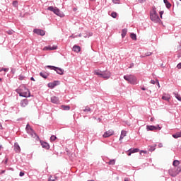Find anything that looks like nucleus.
Instances as JSON below:
<instances>
[{
	"label": "nucleus",
	"mask_w": 181,
	"mask_h": 181,
	"mask_svg": "<svg viewBox=\"0 0 181 181\" xmlns=\"http://www.w3.org/2000/svg\"><path fill=\"white\" fill-rule=\"evenodd\" d=\"M89 1H90L91 2H94V1H95V0H89Z\"/></svg>",
	"instance_id": "obj_57"
},
{
	"label": "nucleus",
	"mask_w": 181,
	"mask_h": 181,
	"mask_svg": "<svg viewBox=\"0 0 181 181\" xmlns=\"http://www.w3.org/2000/svg\"><path fill=\"white\" fill-rule=\"evenodd\" d=\"M124 136H122V135H120V137H119V141H121V139H124Z\"/></svg>",
	"instance_id": "obj_48"
},
{
	"label": "nucleus",
	"mask_w": 181,
	"mask_h": 181,
	"mask_svg": "<svg viewBox=\"0 0 181 181\" xmlns=\"http://www.w3.org/2000/svg\"><path fill=\"white\" fill-rule=\"evenodd\" d=\"M78 36H79V37H81V34H79V35H78Z\"/></svg>",
	"instance_id": "obj_59"
},
{
	"label": "nucleus",
	"mask_w": 181,
	"mask_h": 181,
	"mask_svg": "<svg viewBox=\"0 0 181 181\" xmlns=\"http://www.w3.org/2000/svg\"><path fill=\"white\" fill-rule=\"evenodd\" d=\"M162 100H164L165 101H169V100H170V96H169L168 95H163L162 97Z\"/></svg>",
	"instance_id": "obj_28"
},
{
	"label": "nucleus",
	"mask_w": 181,
	"mask_h": 181,
	"mask_svg": "<svg viewBox=\"0 0 181 181\" xmlns=\"http://www.w3.org/2000/svg\"><path fill=\"white\" fill-rule=\"evenodd\" d=\"M13 6L16 8V6H18V1H13Z\"/></svg>",
	"instance_id": "obj_40"
},
{
	"label": "nucleus",
	"mask_w": 181,
	"mask_h": 181,
	"mask_svg": "<svg viewBox=\"0 0 181 181\" xmlns=\"http://www.w3.org/2000/svg\"><path fill=\"white\" fill-rule=\"evenodd\" d=\"M95 74H96V76H100V77H102V78H106L107 80V78H110V77H111V72H110L109 71H95Z\"/></svg>",
	"instance_id": "obj_4"
},
{
	"label": "nucleus",
	"mask_w": 181,
	"mask_h": 181,
	"mask_svg": "<svg viewBox=\"0 0 181 181\" xmlns=\"http://www.w3.org/2000/svg\"><path fill=\"white\" fill-rule=\"evenodd\" d=\"M47 69H51V70H54L57 74H59V76H63L64 74V69L59 67H56L54 66H47Z\"/></svg>",
	"instance_id": "obj_5"
},
{
	"label": "nucleus",
	"mask_w": 181,
	"mask_h": 181,
	"mask_svg": "<svg viewBox=\"0 0 181 181\" xmlns=\"http://www.w3.org/2000/svg\"><path fill=\"white\" fill-rule=\"evenodd\" d=\"M143 153H146V151H141Z\"/></svg>",
	"instance_id": "obj_55"
},
{
	"label": "nucleus",
	"mask_w": 181,
	"mask_h": 181,
	"mask_svg": "<svg viewBox=\"0 0 181 181\" xmlns=\"http://www.w3.org/2000/svg\"><path fill=\"white\" fill-rule=\"evenodd\" d=\"M0 129H2V124L0 123Z\"/></svg>",
	"instance_id": "obj_56"
},
{
	"label": "nucleus",
	"mask_w": 181,
	"mask_h": 181,
	"mask_svg": "<svg viewBox=\"0 0 181 181\" xmlns=\"http://www.w3.org/2000/svg\"><path fill=\"white\" fill-rule=\"evenodd\" d=\"M148 93H150V94L152 93V91H151V90H148Z\"/></svg>",
	"instance_id": "obj_60"
},
{
	"label": "nucleus",
	"mask_w": 181,
	"mask_h": 181,
	"mask_svg": "<svg viewBox=\"0 0 181 181\" xmlns=\"http://www.w3.org/2000/svg\"><path fill=\"white\" fill-rule=\"evenodd\" d=\"M180 163V162H179V160H175L173 163V166H179Z\"/></svg>",
	"instance_id": "obj_30"
},
{
	"label": "nucleus",
	"mask_w": 181,
	"mask_h": 181,
	"mask_svg": "<svg viewBox=\"0 0 181 181\" xmlns=\"http://www.w3.org/2000/svg\"><path fill=\"white\" fill-rule=\"evenodd\" d=\"M14 150L16 151V152H21V146H19L18 144H15Z\"/></svg>",
	"instance_id": "obj_25"
},
{
	"label": "nucleus",
	"mask_w": 181,
	"mask_h": 181,
	"mask_svg": "<svg viewBox=\"0 0 181 181\" xmlns=\"http://www.w3.org/2000/svg\"><path fill=\"white\" fill-rule=\"evenodd\" d=\"M55 139H57V137H56V136H54V135L51 136V137H50L51 142L54 141Z\"/></svg>",
	"instance_id": "obj_33"
},
{
	"label": "nucleus",
	"mask_w": 181,
	"mask_h": 181,
	"mask_svg": "<svg viewBox=\"0 0 181 181\" xmlns=\"http://www.w3.org/2000/svg\"><path fill=\"white\" fill-rule=\"evenodd\" d=\"M30 80H31L32 81H35V78H33V77H31V78H30Z\"/></svg>",
	"instance_id": "obj_49"
},
{
	"label": "nucleus",
	"mask_w": 181,
	"mask_h": 181,
	"mask_svg": "<svg viewBox=\"0 0 181 181\" xmlns=\"http://www.w3.org/2000/svg\"><path fill=\"white\" fill-rule=\"evenodd\" d=\"M18 79H20L21 81L25 80V76H23V75H20V76H18Z\"/></svg>",
	"instance_id": "obj_36"
},
{
	"label": "nucleus",
	"mask_w": 181,
	"mask_h": 181,
	"mask_svg": "<svg viewBox=\"0 0 181 181\" xmlns=\"http://www.w3.org/2000/svg\"><path fill=\"white\" fill-rule=\"evenodd\" d=\"M6 33H8V35H13V30H7Z\"/></svg>",
	"instance_id": "obj_34"
},
{
	"label": "nucleus",
	"mask_w": 181,
	"mask_h": 181,
	"mask_svg": "<svg viewBox=\"0 0 181 181\" xmlns=\"http://www.w3.org/2000/svg\"><path fill=\"white\" fill-rule=\"evenodd\" d=\"M54 13L60 18H63L64 16V13H63V12H62L57 7H55Z\"/></svg>",
	"instance_id": "obj_10"
},
{
	"label": "nucleus",
	"mask_w": 181,
	"mask_h": 181,
	"mask_svg": "<svg viewBox=\"0 0 181 181\" xmlns=\"http://www.w3.org/2000/svg\"><path fill=\"white\" fill-rule=\"evenodd\" d=\"M146 0H138V2H139V4H144V2H146Z\"/></svg>",
	"instance_id": "obj_44"
},
{
	"label": "nucleus",
	"mask_w": 181,
	"mask_h": 181,
	"mask_svg": "<svg viewBox=\"0 0 181 181\" xmlns=\"http://www.w3.org/2000/svg\"><path fill=\"white\" fill-rule=\"evenodd\" d=\"M0 81H2V78H0Z\"/></svg>",
	"instance_id": "obj_61"
},
{
	"label": "nucleus",
	"mask_w": 181,
	"mask_h": 181,
	"mask_svg": "<svg viewBox=\"0 0 181 181\" xmlns=\"http://www.w3.org/2000/svg\"><path fill=\"white\" fill-rule=\"evenodd\" d=\"M47 11H50V12H53L54 13V11H56V8L53 7V6H49L47 8Z\"/></svg>",
	"instance_id": "obj_29"
},
{
	"label": "nucleus",
	"mask_w": 181,
	"mask_h": 181,
	"mask_svg": "<svg viewBox=\"0 0 181 181\" xmlns=\"http://www.w3.org/2000/svg\"><path fill=\"white\" fill-rule=\"evenodd\" d=\"M114 134L113 130L110 129L109 131H107L104 133V134L103 135V138H108L110 136H111L112 134Z\"/></svg>",
	"instance_id": "obj_12"
},
{
	"label": "nucleus",
	"mask_w": 181,
	"mask_h": 181,
	"mask_svg": "<svg viewBox=\"0 0 181 181\" xmlns=\"http://www.w3.org/2000/svg\"><path fill=\"white\" fill-rule=\"evenodd\" d=\"M17 93L19 94L20 97H24L25 98H28V97H30V91L25 86H22L20 88Z\"/></svg>",
	"instance_id": "obj_1"
},
{
	"label": "nucleus",
	"mask_w": 181,
	"mask_h": 181,
	"mask_svg": "<svg viewBox=\"0 0 181 181\" xmlns=\"http://www.w3.org/2000/svg\"><path fill=\"white\" fill-rule=\"evenodd\" d=\"M81 48L78 45H74L73 47V51L76 52V53H79V52H81Z\"/></svg>",
	"instance_id": "obj_17"
},
{
	"label": "nucleus",
	"mask_w": 181,
	"mask_h": 181,
	"mask_svg": "<svg viewBox=\"0 0 181 181\" xmlns=\"http://www.w3.org/2000/svg\"><path fill=\"white\" fill-rule=\"evenodd\" d=\"M140 57H141V59H144V57H146L144 54V55H141Z\"/></svg>",
	"instance_id": "obj_51"
},
{
	"label": "nucleus",
	"mask_w": 181,
	"mask_h": 181,
	"mask_svg": "<svg viewBox=\"0 0 181 181\" xmlns=\"http://www.w3.org/2000/svg\"><path fill=\"white\" fill-rule=\"evenodd\" d=\"M29 104V100L28 99H23L21 101L20 105L21 107H25L26 105Z\"/></svg>",
	"instance_id": "obj_14"
},
{
	"label": "nucleus",
	"mask_w": 181,
	"mask_h": 181,
	"mask_svg": "<svg viewBox=\"0 0 181 181\" xmlns=\"http://www.w3.org/2000/svg\"><path fill=\"white\" fill-rule=\"evenodd\" d=\"M128 156H131V154L132 153H136V152H139V148H130L129 151H128Z\"/></svg>",
	"instance_id": "obj_15"
},
{
	"label": "nucleus",
	"mask_w": 181,
	"mask_h": 181,
	"mask_svg": "<svg viewBox=\"0 0 181 181\" xmlns=\"http://www.w3.org/2000/svg\"><path fill=\"white\" fill-rule=\"evenodd\" d=\"M141 90H142L143 91H145V90H146V88H145V87H142V88H141Z\"/></svg>",
	"instance_id": "obj_50"
},
{
	"label": "nucleus",
	"mask_w": 181,
	"mask_h": 181,
	"mask_svg": "<svg viewBox=\"0 0 181 181\" xmlns=\"http://www.w3.org/2000/svg\"><path fill=\"white\" fill-rule=\"evenodd\" d=\"M173 136L175 139H177V138H181L180 132H177L176 134H173Z\"/></svg>",
	"instance_id": "obj_26"
},
{
	"label": "nucleus",
	"mask_w": 181,
	"mask_h": 181,
	"mask_svg": "<svg viewBox=\"0 0 181 181\" xmlns=\"http://www.w3.org/2000/svg\"><path fill=\"white\" fill-rule=\"evenodd\" d=\"M33 129L30 127L29 124H27L26 127H25V131L27 134H29V132H32Z\"/></svg>",
	"instance_id": "obj_19"
},
{
	"label": "nucleus",
	"mask_w": 181,
	"mask_h": 181,
	"mask_svg": "<svg viewBox=\"0 0 181 181\" xmlns=\"http://www.w3.org/2000/svg\"><path fill=\"white\" fill-rule=\"evenodd\" d=\"M177 67L178 69H181V62L179 63V64L177 65Z\"/></svg>",
	"instance_id": "obj_47"
},
{
	"label": "nucleus",
	"mask_w": 181,
	"mask_h": 181,
	"mask_svg": "<svg viewBox=\"0 0 181 181\" xmlns=\"http://www.w3.org/2000/svg\"><path fill=\"white\" fill-rule=\"evenodd\" d=\"M90 36H93V33H89V36L88 37H90Z\"/></svg>",
	"instance_id": "obj_53"
},
{
	"label": "nucleus",
	"mask_w": 181,
	"mask_h": 181,
	"mask_svg": "<svg viewBox=\"0 0 181 181\" xmlns=\"http://www.w3.org/2000/svg\"><path fill=\"white\" fill-rule=\"evenodd\" d=\"M123 78L128 81L130 84H138V79L136 76L132 74L130 75H124Z\"/></svg>",
	"instance_id": "obj_3"
},
{
	"label": "nucleus",
	"mask_w": 181,
	"mask_h": 181,
	"mask_svg": "<svg viewBox=\"0 0 181 181\" xmlns=\"http://www.w3.org/2000/svg\"><path fill=\"white\" fill-rule=\"evenodd\" d=\"M29 135H30V136H32V138H39V136H37V134H36V132H35L34 130H33L32 132L28 133Z\"/></svg>",
	"instance_id": "obj_21"
},
{
	"label": "nucleus",
	"mask_w": 181,
	"mask_h": 181,
	"mask_svg": "<svg viewBox=\"0 0 181 181\" xmlns=\"http://www.w3.org/2000/svg\"><path fill=\"white\" fill-rule=\"evenodd\" d=\"M114 4H119V0H112Z\"/></svg>",
	"instance_id": "obj_43"
},
{
	"label": "nucleus",
	"mask_w": 181,
	"mask_h": 181,
	"mask_svg": "<svg viewBox=\"0 0 181 181\" xmlns=\"http://www.w3.org/2000/svg\"><path fill=\"white\" fill-rule=\"evenodd\" d=\"M117 13H115V12H112V13H111V16H112V18H117Z\"/></svg>",
	"instance_id": "obj_35"
},
{
	"label": "nucleus",
	"mask_w": 181,
	"mask_h": 181,
	"mask_svg": "<svg viewBox=\"0 0 181 181\" xmlns=\"http://www.w3.org/2000/svg\"><path fill=\"white\" fill-rule=\"evenodd\" d=\"M156 83H157L158 87L160 88V85L159 84V80L156 79Z\"/></svg>",
	"instance_id": "obj_46"
},
{
	"label": "nucleus",
	"mask_w": 181,
	"mask_h": 181,
	"mask_svg": "<svg viewBox=\"0 0 181 181\" xmlns=\"http://www.w3.org/2000/svg\"><path fill=\"white\" fill-rule=\"evenodd\" d=\"M9 70V69H8V68H2L1 70H0V73L1 72V71H8Z\"/></svg>",
	"instance_id": "obj_38"
},
{
	"label": "nucleus",
	"mask_w": 181,
	"mask_h": 181,
	"mask_svg": "<svg viewBox=\"0 0 181 181\" xmlns=\"http://www.w3.org/2000/svg\"><path fill=\"white\" fill-rule=\"evenodd\" d=\"M159 13H160V18L162 19V16L163 15V13H165V11H161L159 12Z\"/></svg>",
	"instance_id": "obj_41"
},
{
	"label": "nucleus",
	"mask_w": 181,
	"mask_h": 181,
	"mask_svg": "<svg viewBox=\"0 0 181 181\" xmlns=\"http://www.w3.org/2000/svg\"><path fill=\"white\" fill-rule=\"evenodd\" d=\"M148 151H149L150 152H153V151H155V148L151 146V147L148 148Z\"/></svg>",
	"instance_id": "obj_39"
},
{
	"label": "nucleus",
	"mask_w": 181,
	"mask_h": 181,
	"mask_svg": "<svg viewBox=\"0 0 181 181\" xmlns=\"http://www.w3.org/2000/svg\"><path fill=\"white\" fill-rule=\"evenodd\" d=\"M55 180L49 178L48 181H54Z\"/></svg>",
	"instance_id": "obj_54"
},
{
	"label": "nucleus",
	"mask_w": 181,
	"mask_h": 181,
	"mask_svg": "<svg viewBox=\"0 0 181 181\" xmlns=\"http://www.w3.org/2000/svg\"><path fill=\"white\" fill-rule=\"evenodd\" d=\"M59 84H60V82L59 81H54L53 82H50L47 84V86L49 88H54L56 87V86H59Z\"/></svg>",
	"instance_id": "obj_9"
},
{
	"label": "nucleus",
	"mask_w": 181,
	"mask_h": 181,
	"mask_svg": "<svg viewBox=\"0 0 181 181\" xmlns=\"http://www.w3.org/2000/svg\"><path fill=\"white\" fill-rule=\"evenodd\" d=\"M179 172H180V170H177L176 168H171L168 170V173L172 176V177H176V176L179 175Z\"/></svg>",
	"instance_id": "obj_6"
},
{
	"label": "nucleus",
	"mask_w": 181,
	"mask_h": 181,
	"mask_svg": "<svg viewBox=\"0 0 181 181\" xmlns=\"http://www.w3.org/2000/svg\"><path fill=\"white\" fill-rule=\"evenodd\" d=\"M62 108L64 111H69L70 110V107L69 105H62Z\"/></svg>",
	"instance_id": "obj_24"
},
{
	"label": "nucleus",
	"mask_w": 181,
	"mask_h": 181,
	"mask_svg": "<svg viewBox=\"0 0 181 181\" xmlns=\"http://www.w3.org/2000/svg\"><path fill=\"white\" fill-rule=\"evenodd\" d=\"M151 121H153V118H151Z\"/></svg>",
	"instance_id": "obj_62"
},
{
	"label": "nucleus",
	"mask_w": 181,
	"mask_h": 181,
	"mask_svg": "<svg viewBox=\"0 0 181 181\" xmlns=\"http://www.w3.org/2000/svg\"><path fill=\"white\" fill-rule=\"evenodd\" d=\"M151 84H156V80H151Z\"/></svg>",
	"instance_id": "obj_45"
},
{
	"label": "nucleus",
	"mask_w": 181,
	"mask_h": 181,
	"mask_svg": "<svg viewBox=\"0 0 181 181\" xmlns=\"http://www.w3.org/2000/svg\"><path fill=\"white\" fill-rule=\"evenodd\" d=\"M121 136H124V137L127 136V131L122 130V131L121 132Z\"/></svg>",
	"instance_id": "obj_32"
},
{
	"label": "nucleus",
	"mask_w": 181,
	"mask_h": 181,
	"mask_svg": "<svg viewBox=\"0 0 181 181\" xmlns=\"http://www.w3.org/2000/svg\"><path fill=\"white\" fill-rule=\"evenodd\" d=\"M128 32V30L127 28H124L122 30V37L124 39L125 36H127V33Z\"/></svg>",
	"instance_id": "obj_23"
},
{
	"label": "nucleus",
	"mask_w": 181,
	"mask_h": 181,
	"mask_svg": "<svg viewBox=\"0 0 181 181\" xmlns=\"http://www.w3.org/2000/svg\"><path fill=\"white\" fill-rule=\"evenodd\" d=\"M1 173H5V170H3V171L1 172Z\"/></svg>",
	"instance_id": "obj_58"
},
{
	"label": "nucleus",
	"mask_w": 181,
	"mask_h": 181,
	"mask_svg": "<svg viewBox=\"0 0 181 181\" xmlns=\"http://www.w3.org/2000/svg\"><path fill=\"white\" fill-rule=\"evenodd\" d=\"M130 37L132 39V40H136V34L132 33L130 34Z\"/></svg>",
	"instance_id": "obj_27"
},
{
	"label": "nucleus",
	"mask_w": 181,
	"mask_h": 181,
	"mask_svg": "<svg viewBox=\"0 0 181 181\" xmlns=\"http://www.w3.org/2000/svg\"><path fill=\"white\" fill-rule=\"evenodd\" d=\"M150 18L151 21H152V22H154L155 23H159V22H160V18H159V16L156 12V7L155 6H153V10L150 13Z\"/></svg>",
	"instance_id": "obj_2"
},
{
	"label": "nucleus",
	"mask_w": 181,
	"mask_h": 181,
	"mask_svg": "<svg viewBox=\"0 0 181 181\" xmlns=\"http://www.w3.org/2000/svg\"><path fill=\"white\" fill-rule=\"evenodd\" d=\"M4 163H5V164H7V163H8V158L6 159V160L4 161Z\"/></svg>",
	"instance_id": "obj_52"
},
{
	"label": "nucleus",
	"mask_w": 181,
	"mask_h": 181,
	"mask_svg": "<svg viewBox=\"0 0 181 181\" xmlns=\"http://www.w3.org/2000/svg\"><path fill=\"white\" fill-rule=\"evenodd\" d=\"M163 2L168 9L172 8V4L168 0H163Z\"/></svg>",
	"instance_id": "obj_18"
},
{
	"label": "nucleus",
	"mask_w": 181,
	"mask_h": 181,
	"mask_svg": "<svg viewBox=\"0 0 181 181\" xmlns=\"http://www.w3.org/2000/svg\"><path fill=\"white\" fill-rule=\"evenodd\" d=\"M160 131L162 129V127H159V125L156 126H153V125H147L146 126V130L147 131H156V130Z\"/></svg>",
	"instance_id": "obj_7"
},
{
	"label": "nucleus",
	"mask_w": 181,
	"mask_h": 181,
	"mask_svg": "<svg viewBox=\"0 0 181 181\" xmlns=\"http://www.w3.org/2000/svg\"><path fill=\"white\" fill-rule=\"evenodd\" d=\"M108 165H115V159L110 160Z\"/></svg>",
	"instance_id": "obj_31"
},
{
	"label": "nucleus",
	"mask_w": 181,
	"mask_h": 181,
	"mask_svg": "<svg viewBox=\"0 0 181 181\" xmlns=\"http://www.w3.org/2000/svg\"><path fill=\"white\" fill-rule=\"evenodd\" d=\"M45 50H56V49H57V46L53 45L52 47V46L45 47Z\"/></svg>",
	"instance_id": "obj_16"
},
{
	"label": "nucleus",
	"mask_w": 181,
	"mask_h": 181,
	"mask_svg": "<svg viewBox=\"0 0 181 181\" xmlns=\"http://www.w3.org/2000/svg\"><path fill=\"white\" fill-rule=\"evenodd\" d=\"M85 37H87V35H85Z\"/></svg>",
	"instance_id": "obj_63"
},
{
	"label": "nucleus",
	"mask_w": 181,
	"mask_h": 181,
	"mask_svg": "<svg viewBox=\"0 0 181 181\" xmlns=\"http://www.w3.org/2000/svg\"><path fill=\"white\" fill-rule=\"evenodd\" d=\"M40 76L42 77V78H47V77H49V74L47 72H40Z\"/></svg>",
	"instance_id": "obj_20"
},
{
	"label": "nucleus",
	"mask_w": 181,
	"mask_h": 181,
	"mask_svg": "<svg viewBox=\"0 0 181 181\" xmlns=\"http://www.w3.org/2000/svg\"><path fill=\"white\" fill-rule=\"evenodd\" d=\"M144 54H145V57H146L148 56H151L152 55V52H147Z\"/></svg>",
	"instance_id": "obj_37"
},
{
	"label": "nucleus",
	"mask_w": 181,
	"mask_h": 181,
	"mask_svg": "<svg viewBox=\"0 0 181 181\" xmlns=\"http://www.w3.org/2000/svg\"><path fill=\"white\" fill-rule=\"evenodd\" d=\"M40 142L42 148H44V149H50V145H49L47 142L44 141H40Z\"/></svg>",
	"instance_id": "obj_11"
},
{
	"label": "nucleus",
	"mask_w": 181,
	"mask_h": 181,
	"mask_svg": "<svg viewBox=\"0 0 181 181\" xmlns=\"http://www.w3.org/2000/svg\"><path fill=\"white\" fill-rule=\"evenodd\" d=\"M83 112L88 114V112H91V108H90V107H88V106H86V107H83Z\"/></svg>",
	"instance_id": "obj_22"
},
{
	"label": "nucleus",
	"mask_w": 181,
	"mask_h": 181,
	"mask_svg": "<svg viewBox=\"0 0 181 181\" xmlns=\"http://www.w3.org/2000/svg\"><path fill=\"white\" fill-rule=\"evenodd\" d=\"M51 103H52V104H59L60 100H59V98L52 96L51 97Z\"/></svg>",
	"instance_id": "obj_13"
},
{
	"label": "nucleus",
	"mask_w": 181,
	"mask_h": 181,
	"mask_svg": "<svg viewBox=\"0 0 181 181\" xmlns=\"http://www.w3.org/2000/svg\"><path fill=\"white\" fill-rule=\"evenodd\" d=\"M19 176H21V177H22V176H25V173L23 172H20Z\"/></svg>",
	"instance_id": "obj_42"
},
{
	"label": "nucleus",
	"mask_w": 181,
	"mask_h": 181,
	"mask_svg": "<svg viewBox=\"0 0 181 181\" xmlns=\"http://www.w3.org/2000/svg\"><path fill=\"white\" fill-rule=\"evenodd\" d=\"M33 32L34 33H35L36 35H39L40 36H45V35H46L45 30L41 29H34Z\"/></svg>",
	"instance_id": "obj_8"
}]
</instances>
